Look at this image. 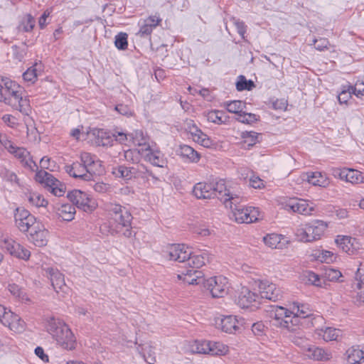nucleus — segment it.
<instances>
[{"label":"nucleus","instance_id":"obj_1","mask_svg":"<svg viewBox=\"0 0 364 364\" xmlns=\"http://www.w3.org/2000/svg\"><path fill=\"white\" fill-rule=\"evenodd\" d=\"M233 186H227L223 180H220L215 184L207 183H198L193 189L194 196L199 199H209L217 197L224 204H227V200H233L237 202L239 200V193L232 190Z\"/></svg>","mask_w":364,"mask_h":364},{"label":"nucleus","instance_id":"obj_2","mask_svg":"<svg viewBox=\"0 0 364 364\" xmlns=\"http://www.w3.org/2000/svg\"><path fill=\"white\" fill-rule=\"evenodd\" d=\"M46 327L48 333L63 349L71 350L75 348L76 340L74 334L64 321L50 317L48 318Z\"/></svg>","mask_w":364,"mask_h":364},{"label":"nucleus","instance_id":"obj_3","mask_svg":"<svg viewBox=\"0 0 364 364\" xmlns=\"http://www.w3.org/2000/svg\"><path fill=\"white\" fill-rule=\"evenodd\" d=\"M105 210L115 224L114 227L110 228V233L112 235L119 233L122 228H126L123 234L126 237H130L132 235L130 228L133 217L129 210L126 207L114 203H106Z\"/></svg>","mask_w":364,"mask_h":364},{"label":"nucleus","instance_id":"obj_4","mask_svg":"<svg viewBox=\"0 0 364 364\" xmlns=\"http://www.w3.org/2000/svg\"><path fill=\"white\" fill-rule=\"evenodd\" d=\"M232 190L239 193V200L235 202L230 199L227 200V204H225V205L232 210L235 221L238 223H251L259 220L261 218L259 209L255 207L241 205L240 203L243 198L242 192L237 186H234Z\"/></svg>","mask_w":364,"mask_h":364},{"label":"nucleus","instance_id":"obj_5","mask_svg":"<svg viewBox=\"0 0 364 364\" xmlns=\"http://www.w3.org/2000/svg\"><path fill=\"white\" fill-rule=\"evenodd\" d=\"M274 325L287 329L291 332H295L299 329L301 321H299L291 308L287 309L280 306H276L274 310Z\"/></svg>","mask_w":364,"mask_h":364},{"label":"nucleus","instance_id":"obj_6","mask_svg":"<svg viewBox=\"0 0 364 364\" xmlns=\"http://www.w3.org/2000/svg\"><path fill=\"white\" fill-rule=\"evenodd\" d=\"M326 224L321 220H315L296 229V239L301 242H310L321 238L326 229Z\"/></svg>","mask_w":364,"mask_h":364},{"label":"nucleus","instance_id":"obj_7","mask_svg":"<svg viewBox=\"0 0 364 364\" xmlns=\"http://www.w3.org/2000/svg\"><path fill=\"white\" fill-rule=\"evenodd\" d=\"M12 87H14V92H9L6 97V99H11L12 102H10V100H1V102H3L14 109L18 110L25 115H28L31 111L30 103L29 100L26 97H23L22 96L23 88L14 81L12 84Z\"/></svg>","mask_w":364,"mask_h":364},{"label":"nucleus","instance_id":"obj_8","mask_svg":"<svg viewBox=\"0 0 364 364\" xmlns=\"http://www.w3.org/2000/svg\"><path fill=\"white\" fill-rule=\"evenodd\" d=\"M191 350L200 354L225 355L228 352V347L220 342L196 341L191 346Z\"/></svg>","mask_w":364,"mask_h":364},{"label":"nucleus","instance_id":"obj_9","mask_svg":"<svg viewBox=\"0 0 364 364\" xmlns=\"http://www.w3.org/2000/svg\"><path fill=\"white\" fill-rule=\"evenodd\" d=\"M36 173V181L44 183L49 191L55 196L60 197L65 192V186L53 175L46 171L38 169Z\"/></svg>","mask_w":364,"mask_h":364},{"label":"nucleus","instance_id":"obj_10","mask_svg":"<svg viewBox=\"0 0 364 364\" xmlns=\"http://www.w3.org/2000/svg\"><path fill=\"white\" fill-rule=\"evenodd\" d=\"M67 197L75 207L85 212H92L97 207L95 200L88 194L80 190L69 192Z\"/></svg>","mask_w":364,"mask_h":364},{"label":"nucleus","instance_id":"obj_11","mask_svg":"<svg viewBox=\"0 0 364 364\" xmlns=\"http://www.w3.org/2000/svg\"><path fill=\"white\" fill-rule=\"evenodd\" d=\"M15 213V223L16 227L21 232H26L30 231L36 226L39 221L31 215L27 210L16 208Z\"/></svg>","mask_w":364,"mask_h":364},{"label":"nucleus","instance_id":"obj_12","mask_svg":"<svg viewBox=\"0 0 364 364\" xmlns=\"http://www.w3.org/2000/svg\"><path fill=\"white\" fill-rule=\"evenodd\" d=\"M206 285L213 297L215 298L223 297L227 294L229 288L228 279L221 275L210 278L207 280Z\"/></svg>","mask_w":364,"mask_h":364},{"label":"nucleus","instance_id":"obj_13","mask_svg":"<svg viewBox=\"0 0 364 364\" xmlns=\"http://www.w3.org/2000/svg\"><path fill=\"white\" fill-rule=\"evenodd\" d=\"M112 136L119 143L125 145H129L132 143L134 145L140 146L144 143V139L143 137V133L141 131H134L132 133H127L124 131L114 130L112 132Z\"/></svg>","mask_w":364,"mask_h":364},{"label":"nucleus","instance_id":"obj_14","mask_svg":"<svg viewBox=\"0 0 364 364\" xmlns=\"http://www.w3.org/2000/svg\"><path fill=\"white\" fill-rule=\"evenodd\" d=\"M166 252L170 260L178 262H186L191 255V249L184 244L170 245Z\"/></svg>","mask_w":364,"mask_h":364},{"label":"nucleus","instance_id":"obj_15","mask_svg":"<svg viewBox=\"0 0 364 364\" xmlns=\"http://www.w3.org/2000/svg\"><path fill=\"white\" fill-rule=\"evenodd\" d=\"M48 231L41 223H38L30 230L28 240L37 247H44L48 242Z\"/></svg>","mask_w":364,"mask_h":364},{"label":"nucleus","instance_id":"obj_16","mask_svg":"<svg viewBox=\"0 0 364 364\" xmlns=\"http://www.w3.org/2000/svg\"><path fill=\"white\" fill-rule=\"evenodd\" d=\"M65 170L70 176L85 181L93 179V174L90 169H86L80 162L75 161L70 165H66Z\"/></svg>","mask_w":364,"mask_h":364},{"label":"nucleus","instance_id":"obj_17","mask_svg":"<svg viewBox=\"0 0 364 364\" xmlns=\"http://www.w3.org/2000/svg\"><path fill=\"white\" fill-rule=\"evenodd\" d=\"M186 130L191 134L193 140L204 147H210L213 141L200 129L193 121L187 122Z\"/></svg>","mask_w":364,"mask_h":364},{"label":"nucleus","instance_id":"obj_18","mask_svg":"<svg viewBox=\"0 0 364 364\" xmlns=\"http://www.w3.org/2000/svg\"><path fill=\"white\" fill-rule=\"evenodd\" d=\"M259 289L262 298L276 301L282 297L280 289L267 280L260 282Z\"/></svg>","mask_w":364,"mask_h":364},{"label":"nucleus","instance_id":"obj_19","mask_svg":"<svg viewBox=\"0 0 364 364\" xmlns=\"http://www.w3.org/2000/svg\"><path fill=\"white\" fill-rule=\"evenodd\" d=\"M11 154L18 159L25 168H27L31 171L38 170V165L33 161L30 152L26 149L16 146Z\"/></svg>","mask_w":364,"mask_h":364},{"label":"nucleus","instance_id":"obj_20","mask_svg":"<svg viewBox=\"0 0 364 364\" xmlns=\"http://www.w3.org/2000/svg\"><path fill=\"white\" fill-rule=\"evenodd\" d=\"M336 242L343 252L348 255H354L360 249L358 240L349 236H338Z\"/></svg>","mask_w":364,"mask_h":364},{"label":"nucleus","instance_id":"obj_21","mask_svg":"<svg viewBox=\"0 0 364 364\" xmlns=\"http://www.w3.org/2000/svg\"><path fill=\"white\" fill-rule=\"evenodd\" d=\"M4 248L13 256L22 259H29L30 251L12 239L6 240Z\"/></svg>","mask_w":364,"mask_h":364},{"label":"nucleus","instance_id":"obj_22","mask_svg":"<svg viewBox=\"0 0 364 364\" xmlns=\"http://www.w3.org/2000/svg\"><path fill=\"white\" fill-rule=\"evenodd\" d=\"M218 328L227 333H235L239 331L242 325V321L238 320L236 316H226L220 319V322H216Z\"/></svg>","mask_w":364,"mask_h":364},{"label":"nucleus","instance_id":"obj_23","mask_svg":"<svg viewBox=\"0 0 364 364\" xmlns=\"http://www.w3.org/2000/svg\"><path fill=\"white\" fill-rule=\"evenodd\" d=\"M306 355L316 360L326 361L332 358L330 350L310 344L304 345Z\"/></svg>","mask_w":364,"mask_h":364},{"label":"nucleus","instance_id":"obj_24","mask_svg":"<svg viewBox=\"0 0 364 364\" xmlns=\"http://www.w3.org/2000/svg\"><path fill=\"white\" fill-rule=\"evenodd\" d=\"M259 296L250 291L247 287H242L235 299L237 304L242 308H248L253 302L256 301Z\"/></svg>","mask_w":364,"mask_h":364},{"label":"nucleus","instance_id":"obj_25","mask_svg":"<svg viewBox=\"0 0 364 364\" xmlns=\"http://www.w3.org/2000/svg\"><path fill=\"white\" fill-rule=\"evenodd\" d=\"M161 21V19L156 16H150L147 18L140 21L139 22L140 28L137 35L141 37L150 36L153 30L160 23Z\"/></svg>","mask_w":364,"mask_h":364},{"label":"nucleus","instance_id":"obj_26","mask_svg":"<svg viewBox=\"0 0 364 364\" xmlns=\"http://www.w3.org/2000/svg\"><path fill=\"white\" fill-rule=\"evenodd\" d=\"M46 276L50 279L51 284L56 292L64 291L65 282L64 276L57 269L47 267L44 269Z\"/></svg>","mask_w":364,"mask_h":364},{"label":"nucleus","instance_id":"obj_27","mask_svg":"<svg viewBox=\"0 0 364 364\" xmlns=\"http://www.w3.org/2000/svg\"><path fill=\"white\" fill-rule=\"evenodd\" d=\"M301 178L303 181L321 187H326L329 183L327 177L318 171L303 173Z\"/></svg>","mask_w":364,"mask_h":364},{"label":"nucleus","instance_id":"obj_28","mask_svg":"<svg viewBox=\"0 0 364 364\" xmlns=\"http://www.w3.org/2000/svg\"><path fill=\"white\" fill-rule=\"evenodd\" d=\"M56 214L62 220L70 222L75 218V207L70 203H60L55 206Z\"/></svg>","mask_w":364,"mask_h":364},{"label":"nucleus","instance_id":"obj_29","mask_svg":"<svg viewBox=\"0 0 364 364\" xmlns=\"http://www.w3.org/2000/svg\"><path fill=\"white\" fill-rule=\"evenodd\" d=\"M286 207L288 210L305 215H311L314 211V208L310 206L306 200L301 199L294 200L289 202Z\"/></svg>","mask_w":364,"mask_h":364},{"label":"nucleus","instance_id":"obj_30","mask_svg":"<svg viewBox=\"0 0 364 364\" xmlns=\"http://www.w3.org/2000/svg\"><path fill=\"white\" fill-rule=\"evenodd\" d=\"M316 333L326 341H338L342 336V331L340 329L333 327H325L316 329Z\"/></svg>","mask_w":364,"mask_h":364},{"label":"nucleus","instance_id":"obj_31","mask_svg":"<svg viewBox=\"0 0 364 364\" xmlns=\"http://www.w3.org/2000/svg\"><path fill=\"white\" fill-rule=\"evenodd\" d=\"M209 255L207 252H202L200 254H193L191 250V255L187 258L186 262L188 265L193 269H198L205 265L209 262Z\"/></svg>","mask_w":364,"mask_h":364},{"label":"nucleus","instance_id":"obj_32","mask_svg":"<svg viewBox=\"0 0 364 364\" xmlns=\"http://www.w3.org/2000/svg\"><path fill=\"white\" fill-rule=\"evenodd\" d=\"M2 323L16 333L23 331L25 325L24 321L18 315L14 314L11 311L9 317H7L5 321H2Z\"/></svg>","mask_w":364,"mask_h":364},{"label":"nucleus","instance_id":"obj_33","mask_svg":"<svg viewBox=\"0 0 364 364\" xmlns=\"http://www.w3.org/2000/svg\"><path fill=\"white\" fill-rule=\"evenodd\" d=\"M136 166L127 167L122 165L119 166L114 169L113 173L117 177L122 178L125 180H129L132 178H136Z\"/></svg>","mask_w":364,"mask_h":364},{"label":"nucleus","instance_id":"obj_34","mask_svg":"<svg viewBox=\"0 0 364 364\" xmlns=\"http://www.w3.org/2000/svg\"><path fill=\"white\" fill-rule=\"evenodd\" d=\"M25 199L28 200L29 205L40 208L46 207L48 201L39 193L30 192L25 194Z\"/></svg>","mask_w":364,"mask_h":364},{"label":"nucleus","instance_id":"obj_35","mask_svg":"<svg viewBox=\"0 0 364 364\" xmlns=\"http://www.w3.org/2000/svg\"><path fill=\"white\" fill-rule=\"evenodd\" d=\"M36 21L30 14L23 16L17 27L19 32H31L33 29Z\"/></svg>","mask_w":364,"mask_h":364},{"label":"nucleus","instance_id":"obj_36","mask_svg":"<svg viewBox=\"0 0 364 364\" xmlns=\"http://www.w3.org/2000/svg\"><path fill=\"white\" fill-rule=\"evenodd\" d=\"M80 163L86 167V169H90L92 174L95 173L93 167L97 165H100L101 163L95 156H93L88 152H82L80 154Z\"/></svg>","mask_w":364,"mask_h":364},{"label":"nucleus","instance_id":"obj_37","mask_svg":"<svg viewBox=\"0 0 364 364\" xmlns=\"http://www.w3.org/2000/svg\"><path fill=\"white\" fill-rule=\"evenodd\" d=\"M346 355L348 364H360V361L364 358L363 351L355 347L348 348Z\"/></svg>","mask_w":364,"mask_h":364},{"label":"nucleus","instance_id":"obj_38","mask_svg":"<svg viewBox=\"0 0 364 364\" xmlns=\"http://www.w3.org/2000/svg\"><path fill=\"white\" fill-rule=\"evenodd\" d=\"M344 181L352 184L363 183V176L361 172L353 168H347Z\"/></svg>","mask_w":364,"mask_h":364},{"label":"nucleus","instance_id":"obj_39","mask_svg":"<svg viewBox=\"0 0 364 364\" xmlns=\"http://www.w3.org/2000/svg\"><path fill=\"white\" fill-rule=\"evenodd\" d=\"M179 153L182 157L188 159L191 162H198L199 161V154L190 146L186 144L181 145Z\"/></svg>","mask_w":364,"mask_h":364},{"label":"nucleus","instance_id":"obj_40","mask_svg":"<svg viewBox=\"0 0 364 364\" xmlns=\"http://www.w3.org/2000/svg\"><path fill=\"white\" fill-rule=\"evenodd\" d=\"M259 134L255 132H243L241 134V137L242 139L243 146L245 148L250 149L255 144H257L259 140L258 137Z\"/></svg>","mask_w":364,"mask_h":364},{"label":"nucleus","instance_id":"obj_41","mask_svg":"<svg viewBox=\"0 0 364 364\" xmlns=\"http://www.w3.org/2000/svg\"><path fill=\"white\" fill-rule=\"evenodd\" d=\"M136 178H141L144 180H149V178L151 177L154 181H159V178L151 171L149 170L147 167L144 164H136Z\"/></svg>","mask_w":364,"mask_h":364},{"label":"nucleus","instance_id":"obj_42","mask_svg":"<svg viewBox=\"0 0 364 364\" xmlns=\"http://www.w3.org/2000/svg\"><path fill=\"white\" fill-rule=\"evenodd\" d=\"M14 81L9 79H2L0 82V102L1 100H8L9 98L6 99V97L9 92H13L14 87H12V84ZM12 102V100L10 99V102Z\"/></svg>","mask_w":364,"mask_h":364},{"label":"nucleus","instance_id":"obj_43","mask_svg":"<svg viewBox=\"0 0 364 364\" xmlns=\"http://www.w3.org/2000/svg\"><path fill=\"white\" fill-rule=\"evenodd\" d=\"M291 311H294V315L301 321L309 317L311 315L310 310L305 305H300L299 303H294L290 307Z\"/></svg>","mask_w":364,"mask_h":364},{"label":"nucleus","instance_id":"obj_44","mask_svg":"<svg viewBox=\"0 0 364 364\" xmlns=\"http://www.w3.org/2000/svg\"><path fill=\"white\" fill-rule=\"evenodd\" d=\"M283 239L282 235L275 233L268 234L263 237L264 244L271 248H280L281 240Z\"/></svg>","mask_w":364,"mask_h":364},{"label":"nucleus","instance_id":"obj_45","mask_svg":"<svg viewBox=\"0 0 364 364\" xmlns=\"http://www.w3.org/2000/svg\"><path fill=\"white\" fill-rule=\"evenodd\" d=\"M146 159L154 166L164 167L166 161L159 151H150L146 156Z\"/></svg>","mask_w":364,"mask_h":364},{"label":"nucleus","instance_id":"obj_46","mask_svg":"<svg viewBox=\"0 0 364 364\" xmlns=\"http://www.w3.org/2000/svg\"><path fill=\"white\" fill-rule=\"evenodd\" d=\"M198 272L193 269L187 270L186 273H181L177 275V277L180 280H183L184 283L188 284H198V276H196Z\"/></svg>","mask_w":364,"mask_h":364},{"label":"nucleus","instance_id":"obj_47","mask_svg":"<svg viewBox=\"0 0 364 364\" xmlns=\"http://www.w3.org/2000/svg\"><path fill=\"white\" fill-rule=\"evenodd\" d=\"M144 357L145 361L149 364H154L156 361L155 353L151 346L144 344L141 346V350L138 349Z\"/></svg>","mask_w":364,"mask_h":364},{"label":"nucleus","instance_id":"obj_48","mask_svg":"<svg viewBox=\"0 0 364 364\" xmlns=\"http://www.w3.org/2000/svg\"><path fill=\"white\" fill-rule=\"evenodd\" d=\"M225 107L229 112L240 114L245 107V103L241 100H233L225 103Z\"/></svg>","mask_w":364,"mask_h":364},{"label":"nucleus","instance_id":"obj_49","mask_svg":"<svg viewBox=\"0 0 364 364\" xmlns=\"http://www.w3.org/2000/svg\"><path fill=\"white\" fill-rule=\"evenodd\" d=\"M8 290L15 297L19 299L22 301H28L29 299L24 291L16 284H9Z\"/></svg>","mask_w":364,"mask_h":364},{"label":"nucleus","instance_id":"obj_50","mask_svg":"<svg viewBox=\"0 0 364 364\" xmlns=\"http://www.w3.org/2000/svg\"><path fill=\"white\" fill-rule=\"evenodd\" d=\"M353 289V297L358 303H364V282H356L352 286Z\"/></svg>","mask_w":364,"mask_h":364},{"label":"nucleus","instance_id":"obj_51","mask_svg":"<svg viewBox=\"0 0 364 364\" xmlns=\"http://www.w3.org/2000/svg\"><path fill=\"white\" fill-rule=\"evenodd\" d=\"M255 87V84L252 80H247L245 76L240 75L236 82V88L238 91L251 90Z\"/></svg>","mask_w":364,"mask_h":364},{"label":"nucleus","instance_id":"obj_52","mask_svg":"<svg viewBox=\"0 0 364 364\" xmlns=\"http://www.w3.org/2000/svg\"><path fill=\"white\" fill-rule=\"evenodd\" d=\"M128 35L126 33L120 32L115 36L114 45L119 49L124 50L127 48Z\"/></svg>","mask_w":364,"mask_h":364},{"label":"nucleus","instance_id":"obj_53","mask_svg":"<svg viewBox=\"0 0 364 364\" xmlns=\"http://www.w3.org/2000/svg\"><path fill=\"white\" fill-rule=\"evenodd\" d=\"M224 113L223 111L219 110H213L208 112L206 114L207 119L209 122H213L215 124H222L224 121L223 119V117Z\"/></svg>","mask_w":364,"mask_h":364},{"label":"nucleus","instance_id":"obj_54","mask_svg":"<svg viewBox=\"0 0 364 364\" xmlns=\"http://www.w3.org/2000/svg\"><path fill=\"white\" fill-rule=\"evenodd\" d=\"M38 77L37 70L34 66H31L27 69L23 74V78L26 82L33 84Z\"/></svg>","mask_w":364,"mask_h":364},{"label":"nucleus","instance_id":"obj_55","mask_svg":"<svg viewBox=\"0 0 364 364\" xmlns=\"http://www.w3.org/2000/svg\"><path fill=\"white\" fill-rule=\"evenodd\" d=\"M305 277L311 284L316 287H322V279L318 274L309 271L306 273Z\"/></svg>","mask_w":364,"mask_h":364},{"label":"nucleus","instance_id":"obj_56","mask_svg":"<svg viewBox=\"0 0 364 364\" xmlns=\"http://www.w3.org/2000/svg\"><path fill=\"white\" fill-rule=\"evenodd\" d=\"M313 43L315 46V48L317 50L323 51L325 49L328 50L330 46V43L327 38H321L319 39H314Z\"/></svg>","mask_w":364,"mask_h":364},{"label":"nucleus","instance_id":"obj_57","mask_svg":"<svg viewBox=\"0 0 364 364\" xmlns=\"http://www.w3.org/2000/svg\"><path fill=\"white\" fill-rule=\"evenodd\" d=\"M325 277L329 281H337L342 277V274L339 270L329 268L326 269Z\"/></svg>","mask_w":364,"mask_h":364},{"label":"nucleus","instance_id":"obj_58","mask_svg":"<svg viewBox=\"0 0 364 364\" xmlns=\"http://www.w3.org/2000/svg\"><path fill=\"white\" fill-rule=\"evenodd\" d=\"M237 119L242 123L251 124L257 121V117L254 114L242 112L238 115Z\"/></svg>","mask_w":364,"mask_h":364},{"label":"nucleus","instance_id":"obj_59","mask_svg":"<svg viewBox=\"0 0 364 364\" xmlns=\"http://www.w3.org/2000/svg\"><path fill=\"white\" fill-rule=\"evenodd\" d=\"M352 92L356 96L364 95V82L358 81L354 86H350Z\"/></svg>","mask_w":364,"mask_h":364},{"label":"nucleus","instance_id":"obj_60","mask_svg":"<svg viewBox=\"0 0 364 364\" xmlns=\"http://www.w3.org/2000/svg\"><path fill=\"white\" fill-rule=\"evenodd\" d=\"M0 142L9 153L16 146L6 136H0Z\"/></svg>","mask_w":364,"mask_h":364},{"label":"nucleus","instance_id":"obj_61","mask_svg":"<svg viewBox=\"0 0 364 364\" xmlns=\"http://www.w3.org/2000/svg\"><path fill=\"white\" fill-rule=\"evenodd\" d=\"M352 91L349 88L348 90L342 91L338 96V100L341 104H346L351 98Z\"/></svg>","mask_w":364,"mask_h":364},{"label":"nucleus","instance_id":"obj_62","mask_svg":"<svg viewBox=\"0 0 364 364\" xmlns=\"http://www.w3.org/2000/svg\"><path fill=\"white\" fill-rule=\"evenodd\" d=\"M138 157V153L131 149L124 151V158L127 161H131L133 164H137Z\"/></svg>","mask_w":364,"mask_h":364},{"label":"nucleus","instance_id":"obj_63","mask_svg":"<svg viewBox=\"0 0 364 364\" xmlns=\"http://www.w3.org/2000/svg\"><path fill=\"white\" fill-rule=\"evenodd\" d=\"M331 174L336 178H339L342 181L345 179V175L346 171V168H332L331 169Z\"/></svg>","mask_w":364,"mask_h":364},{"label":"nucleus","instance_id":"obj_64","mask_svg":"<svg viewBox=\"0 0 364 364\" xmlns=\"http://www.w3.org/2000/svg\"><path fill=\"white\" fill-rule=\"evenodd\" d=\"M355 279L357 282H364V262L359 264V267L355 272Z\"/></svg>","mask_w":364,"mask_h":364}]
</instances>
